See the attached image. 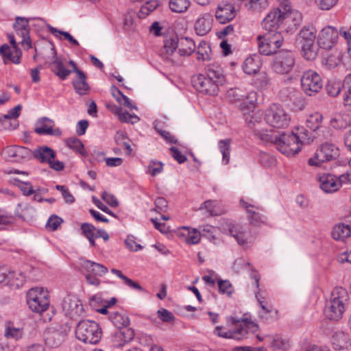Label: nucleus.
I'll return each mask as SVG.
<instances>
[{"instance_id":"f257e3e1","label":"nucleus","mask_w":351,"mask_h":351,"mask_svg":"<svg viewBox=\"0 0 351 351\" xmlns=\"http://www.w3.org/2000/svg\"><path fill=\"white\" fill-rule=\"evenodd\" d=\"M205 73V75L199 74L193 77V86L201 93L215 95L219 91V86L225 82L223 70L219 66L212 64L206 66Z\"/></svg>"},{"instance_id":"f03ea898","label":"nucleus","mask_w":351,"mask_h":351,"mask_svg":"<svg viewBox=\"0 0 351 351\" xmlns=\"http://www.w3.org/2000/svg\"><path fill=\"white\" fill-rule=\"evenodd\" d=\"M254 134L265 143H274L285 155L293 156L300 152L298 141L300 138L293 134L282 133L278 136L275 133H268L267 131L255 129Z\"/></svg>"},{"instance_id":"7ed1b4c3","label":"nucleus","mask_w":351,"mask_h":351,"mask_svg":"<svg viewBox=\"0 0 351 351\" xmlns=\"http://www.w3.org/2000/svg\"><path fill=\"white\" fill-rule=\"evenodd\" d=\"M349 300L348 291L342 287L335 288L330 299L326 304V317L331 320H339L342 318Z\"/></svg>"},{"instance_id":"20e7f679","label":"nucleus","mask_w":351,"mask_h":351,"mask_svg":"<svg viewBox=\"0 0 351 351\" xmlns=\"http://www.w3.org/2000/svg\"><path fill=\"white\" fill-rule=\"evenodd\" d=\"M76 337L86 343L96 344L101 337V330L97 323L90 320L80 321L75 329Z\"/></svg>"},{"instance_id":"39448f33","label":"nucleus","mask_w":351,"mask_h":351,"mask_svg":"<svg viewBox=\"0 0 351 351\" xmlns=\"http://www.w3.org/2000/svg\"><path fill=\"white\" fill-rule=\"evenodd\" d=\"M27 302L33 312L42 313L49 306L48 293L42 287L32 288L27 293Z\"/></svg>"},{"instance_id":"423d86ee","label":"nucleus","mask_w":351,"mask_h":351,"mask_svg":"<svg viewBox=\"0 0 351 351\" xmlns=\"http://www.w3.org/2000/svg\"><path fill=\"white\" fill-rule=\"evenodd\" d=\"M265 119L274 128H285L289 125L290 117L281 106L273 104L266 110Z\"/></svg>"},{"instance_id":"0eeeda50","label":"nucleus","mask_w":351,"mask_h":351,"mask_svg":"<svg viewBox=\"0 0 351 351\" xmlns=\"http://www.w3.org/2000/svg\"><path fill=\"white\" fill-rule=\"evenodd\" d=\"M340 155L339 148L332 143L322 144L315 153L314 157L308 160L311 166H319L322 162L336 160Z\"/></svg>"},{"instance_id":"6e6552de","label":"nucleus","mask_w":351,"mask_h":351,"mask_svg":"<svg viewBox=\"0 0 351 351\" xmlns=\"http://www.w3.org/2000/svg\"><path fill=\"white\" fill-rule=\"evenodd\" d=\"M295 62V57L291 51L280 50L274 56L272 69L278 74L289 73L293 69Z\"/></svg>"},{"instance_id":"1a4fd4ad","label":"nucleus","mask_w":351,"mask_h":351,"mask_svg":"<svg viewBox=\"0 0 351 351\" xmlns=\"http://www.w3.org/2000/svg\"><path fill=\"white\" fill-rule=\"evenodd\" d=\"M323 83L321 77L315 71L308 70L305 71L301 77V86L308 95L318 93L322 88Z\"/></svg>"},{"instance_id":"9d476101","label":"nucleus","mask_w":351,"mask_h":351,"mask_svg":"<svg viewBox=\"0 0 351 351\" xmlns=\"http://www.w3.org/2000/svg\"><path fill=\"white\" fill-rule=\"evenodd\" d=\"M33 156L41 162L48 163L50 167L56 171H61L64 167L62 162L54 160L56 153L47 146L38 147L34 151Z\"/></svg>"},{"instance_id":"9b49d317","label":"nucleus","mask_w":351,"mask_h":351,"mask_svg":"<svg viewBox=\"0 0 351 351\" xmlns=\"http://www.w3.org/2000/svg\"><path fill=\"white\" fill-rule=\"evenodd\" d=\"M62 309L66 317L77 319L84 313L81 300L74 295H67L62 302Z\"/></svg>"},{"instance_id":"f8f14e48","label":"nucleus","mask_w":351,"mask_h":351,"mask_svg":"<svg viewBox=\"0 0 351 351\" xmlns=\"http://www.w3.org/2000/svg\"><path fill=\"white\" fill-rule=\"evenodd\" d=\"M29 19L16 16L13 27L17 34L21 38V43L25 49H29L32 47V43L29 37Z\"/></svg>"},{"instance_id":"ddd939ff","label":"nucleus","mask_w":351,"mask_h":351,"mask_svg":"<svg viewBox=\"0 0 351 351\" xmlns=\"http://www.w3.org/2000/svg\"><path fill=\"white\" fill-rule=\"evenodd\" d=\"M339 36L338 30L331 26L323 28L319 34L317 44L324 49H331L337 43Z\"/></svg>"},{"instance_id":"4468645a","label":"nucleus","mask_w":351,"mask_h":351,"mask_svg":"<svg viewBox=\"0 0 351 351\" xmlns=\"http://www.w3.org/2000/svg\"><path fill=\"white\" fill-rule=\"evenodd\" d=\"M287 14L282 12L279 9L271 11L262 22V26L267 32H277L280 23L285 19Z\"/></svg>"},{"instance_id":"2eb2a0df","label":"nucleus","mask_w":351,"mask_h":351,"mask_svg":"<svg viewBox=\"0 0 351 351\" xmlns=\"http://www.w3.org/2000/svg\"><path fill=\"white\" fill-rule=\"evenodd\" d=\"M236 16L234 5L228 1L220 2L215 11L217 21L222 24L231 21Z\"/></svg>"},{"instance_id":"dca6fc26","label":"nucleus","mask_w":351,"mask_h":351,"mask_svg":"<svg viewBox=\"0 0 351 351\" xmlns=\"http://www.w3.org/2000/svg\"><path fill=\"white\" fill-rule=\"evenodd\" d=\"M8 38L14 50V54L10 49V47L6 44L0 47V53L2 56L5 63H7L8 61H10L14 64H19L21 56V51L17 47V44L14 35H8Z\"/></svg>"},{"instance_id":"f3484780","label":"nucleus","mask_w":351,"mask_h":351,"mask_svg":"<svg viewBox=\"0 0 351 351\" xmlns=\"http://www.w3.org/2000/svg\"><path fill=\"white\" fill-rule=\"evenodd\" d=\"M50 51L51 55V62H49L51 70L57 75L59 78L64 80L71 73L72 71L66 69L62 60L57 57L56 51L54 47H50Z\"/></svg>"},{"instance_id":"a211bd4d","label":"nucleus","mask_w":351,"mask_h":351,"mask_svg":"<svg viewBox=\"0 0 351 351\" xmlns=\"http://www.w3.org/2000/svg\"><path fill=\"white\" fill-rule=\"evenodd\" d=\"M331 341L333 348L337 351H351V339L343 331L334 332Z\"/></svg>"},{"instance_id":"6ab92c4d","label":"nucleus","mask_w":351,"mask_h":351,"mask_svg":"<svg viewBox=\"0 0 351 351\" xmlns=\"http://www.w3.org/2000/svg\"><path fill=\"white\" fill-rule=\"evenodd\" d=\"M178 38L176 36L166 38L164 40L163 48L160 52L161 56L164 58L171 61L173 64H179L180 62V60L171 58L176 49H178Z\"/></svg>"},{"instance_id":"aec40b11","label":"nucleus","mask_w":351,"mask_h":351,"mask_svg":"<svg viewBox=\"0 0 351 351\" xmlns=\"http://www.w3.org/2000/svg\"><path fill=\"white\" fill-rule=\"evenodd\" d=\"M53 123V121L47 117H43L37 122V127L34 129L36 134L40 135H52L60 136L62 131L60 128H53L50 125Z\"/></svg>"},{"instance_id":"412c9836","label":"nucleus","mask_w":351,"mask_h":351,"mask_svg":"<svg viewBox=\"0 0 351 351\" xmlns=\"http://www.w3.org/2000/svg\"><path fill=\"white\" fill-rule=\"evenodd\" d=\"M213 16L210 13H204L195 23V31L199 36H205L212 29Z\"/></svg>"},{"instance_id":"4be33fe9","label":"nucleus","mask_w":351,"mask_h":351,"mask_svg":"<svg viewBox=\"0 0 351 351\" xmlns=\"http://www.w3.org/2000/svg\"><path fill=\"white\" fill-rule=\"evenodd\" d=\"M321 189L326 193H333L340 189V182L337 176L324 174L319 177Z\"/></svg>"},{"instance_id":"5701e85b","label":"nucleus","mask_w":351,"mask_h":351,"mask_svg":"<svg viewBox=\"0 0 351 351\" xmlns=\"http://www.w3.org/2000/svg\"><path fill=\"white\" fill-rule=\"evenodd\" d=\"M5 153L16 161L28 160L31 158V150L23 146H9L5 149Z\"/></svg>"},{"instance_id":"b1692460","label":"nucleus","mask_w":351,"mask_h":351,"mask_svg":"<svg viewBox=\"0 0 351 351\" xmlns=\"http://www.w3.org/2000/svg\"><path fill=\"white\" fill-rule=\"evenodd\" d=\"M228 231L233 237L240 245L247 244L246 239L247 228L239 224H228Z\"/></svg>"},{"instance_id":"393cba45","label":"nucleus","mask_w":351,"mask_h":351,"mask_svg":"<svg viewBox=\"0 0 351 351\" xmlns=\"http://www.w3.org/2000/svg\"><path fill=\"white\" fill-rule=\"evenodd\" d=\"M222 326H216L213 330V333L220 337L234 339H241L247 333V330L241 326H239L236 330H229L226 332H222Z\"/></svg>"},{"instance_id":"a878e982","label":"nucleus","mask_w":351,"mask_h":351,"mask_svg":"<svg viewBox=\"0 0 351 351\" xmlns=\"http://www.w3.org/2000/svg\"><path fill=\"white\" fill-rule=\"evenodd\" d=\"M195 44L194 41L188 38L182 37L178 38V54L182 56H189L195 50Z\"/></svg>"},{"instance_id":"bb28decb","label":"nucleus","mask_w":351,"mask_h":351,"mask_svg":"<svg viewBox=\"0 0 351 351\" xmlns=\"http://www.w3.org/2000/svg\"><path fill=\"white\" fill-rule=\"evenodd\" d=\"M73 88L80 95L88 94L90 87L86 82V76L83 71H77L76 77L73 81Z\"/></svg>"},{"instance_id":"cd10ccee","label":"nucleus","mask_w":351,"mask_h":351,"mask_svg":"<svg viewBox=\"0 0 351 351\" xmlns=\"http://www.w3.org/2000/svg\"><path fill=\"white\" fill-rule=\"evenodd\" d=\"M258 40L263 39L267 43V45L271 46L275 51L282 46L283 37L279 32H266L263 36H258Z\"/></svg>"},{"instance_id":"c85d7f7f","label":"nucleus","mask_w":351,"mask_h":351,"mask_svg":"<svg viewBox=\"0 0 351 351\" xmlns=\"http://www.w3.org/2000/svg\"><path fill=\"white\" fill-rule=\"evenodd\" d=\"M241 204L244 207L249 214V219L251 223L254 226H259L263 222L264 216L261 215L258 210L260 208L254 205L250 204L243 200H241Z\"/></svg>"},{"instance_id":"c756f323","label":"nucleus","mask_w":351,"mask_h":351,"mask_svg":"<svg viewBox=\"0 0 351 351\" xmlns=\"http://www.w3.org/2000/svg\"><path fill=\"white\" fill-rule=\"evenodd\" d=\"M64 333L61 331L49 330L45 333V342L51 348H57L64 341Z\"/></svg>"},{"instance_id":"7c9ffc66","label":"nucleus","mask_w":351,"mask_h":351,"mask_svg":"<svg viewBox=\"0 0 351 351\" xmlns=\"http://www.w3.org/2000/svg\"><path fill=\"white\" fill-rule=\"evenodd\" d=\"M261 66L260 58L258 56L248 57L243 62V69L248 75L256 73Z\"/></svg>"},{"instance_id":"2f4dec72","label":"nucleus","mask_w":351,"mask_h":351,"mask_svg":"<svg viewBox=\"0 0 351 351\" xmlns=\"http://www.w3.org/2000/svg\"><path fill=\"white\" fill-rule=\"evenodd\" d=\"M331 234L334 239L343 241L350 236L351 230L348 225L339 223L333 227Z\"/></svg>"},{"instance_id":"473e14b6","label":"nucleus","mask_w":351,"mask_h":351,"mask_svg":"<svg viewBox=\"0 0 351 351\" xmlns=\"http://www.w3.org/2000/svg\"><path fill=\"white\" fill-rule=\"evenodd\" d=\"M82 266L88 273L98 277L108 272V269L104 265L90 261H85Z\"/></svg>"},{"instance_id":"72a5a7b5","label":"nucleus","mask_w":351,"mask_h":351,"mask_svg":"<svg viewBox=\"0 0 351 351\" xmlns=\"http://www.w3.org/2000/svg\"><path fill=\"white\" fill-rule=\"evenodd\" d=\"M15 213L19 217L24 220H29L33 218L35 209L29 204L19 203L15 210Z\"/></svg>"},{"instance_id":"f704fd0d","label":"nucleus","mask_w":351,"mask_h":351,"mask_svg":"<svg viewBox=\"0 0 351 351\" xmlns=\"http://www.w3.org/2000/svg\"><path fill=\"white\" fill-rule=\"evenodd\" d=\"M134 336V330L130 328H128L127 326L119 328V330L116 332L114 335L116 340L117 341H120L122 342L119 343V346H122L126 343L130 342L132 339H133Z\"/></svg>"},{"instance_id":"c9c22d12","label":"nucleus","mask_w":351,"mask_h":351,"mask_svg":"<svg viewBox=\"0 0 351 351\" xmlns=\"http://www.w3.org/2000/svg\"><path fill=\"white\" fill-rule=\"evenodd\" d=\"M200 209H206L210 216L222 215L224 211L219 206V203L215 200H207L200 206Z\"/></svg>"},{"instance_id":"e433bc0d","label":"nucleus","mask_w":351,"mask_h":351,"mask_svg":"<svg viewBox=\"0 0 351 351\" xmlns=\"http://www.w3.org/2000/svg\"><path fill=\"white\" fill-rule=\"evenodd\" d=\"M315 41L309 43H303L302 53L304 58L307 60L315 59L318 53V47L315 44Z\"/></svg>"},{"instance_id":"4c0bfd02","label":"nucleus","mask_w":351,"mask_h":351,"mask_svg":"<svg viewBox=\"0 0 351 351\" xmlns=\"http://www.w3.org/2000/svg\"><path fill=\"white\" fill-rule=\"evenodd\" d=\"M350 124L348 114H337L330 120V125L337 130L346 128Z\"/></svg>"},{"instance_id":"58836bf2","label":"nucleus","mask_w":351,"mask_h":351,"mask_svg":"<svg viewBox=\"0 0 351 351\" xmlns=\"http://www.w3.org/2000/svg\"><path fill=\"white\" fill-rule=\"evenodd\" d=\"M110 319L119 329L126 327L130 324L129 317L118 312L112 313L110 315Z\"/></svg>"},{"instance_id":"ea45409f","label":"nucleus","mask_w":351,"mask_h":351,"mask_svg":"<svg viewBox=\"0 0 351 351\" xmlns=\"http://www.w3.org/2000/svg\"><path fill=\"white\" fill-rule=\"evenodd\" d=\"M191 5L189 0H169V6L173 12H185Z\"/></svg>"},{"instance_id":"a19ab883","label":"nucleus","mask_w":351,"mask_h":351,"mask_svg":"<svg viewBox=\"0 0 351 351\" xmlns=\"http://www.w3.org/2000/svg\"><path fill=\"white\" fill-rule=\"evenodd\" d=\"M5 336L7 338L18 340L23 336V328L15 327L13 323L7 322L5 324Z\"/></svg>"},{"instance_id":"79ce46f5","label":"nucleus","mask_w":351,"mask_h":351,"mask_svg":"<svg viewBox=\"0 0 351 351\" xmlns=\"http://www.w3.org/2000/svg\"><path fill=\"white\" fill-rule=\"evenodd\" d=\"M183 232L180 233V235L182 237H184L185 242L188 244H197L199 243L200 240V233L197 232L195 229L193 230V231H190L186 228H183Z\"/></svg>"},{"instance_id":"37998d69","label":"nucleus","mask_w":351,"mask_h":351,"mask_svg":"<svg viewBox=\"0 0 351 351\" xmlns=\"http://www.w3.org/2000/svg\"><path fill=\"white\" fill-rule=\"evenodd\" d=\"M343 88L344 90V105L351 110V74L345 78Z\"/></svg>"},{"instance_id":"c03bdc74","label":"nucleus","mask_w":351,"mask_h":351,"mask_svg":"<svg viewBox=\"0 0 351 351\" xmlns=\"http://www.w3.org/2000/svg\"><path fill=\"white\" fill-rule=\"evenodd\" d=\"M322 119V115L319 112L309 115L306 120V127L313 131L317 130L321 126Z\"/></svg>"},{"instance_id":"a18cd8bd","label":"nucleus","mask_w":351,"mask_h":351,"mask_svg":"<svg viewBox=\"0 0 351 351\" xmlns=\"http://www.w3.org/2000/svg\"><path fill=\"white\" fill-rule=\"evenodd\" d=\"M159 5V2L157 0H152L146 2L143 5L138 12V17L141 19L145 18L152 12L155 10Z\"/></svg>"},{"instance_id":"49530a36","label":"nucleus","mask_w":351,"mask_h":351,"mask_svg":"<svg viewBox=\"0 0 351 351\" xmlns=\"http://www.w3.org/2000/svg\"><path fill=\"white\" fill-rule=\"evenodd\" d=\"M300 36L304 43L313 42L316 38V31L313 27H304L300 30Z\"/></svg>"},{"instance_id":"de8ad7c7","label":"nucleus","mask_w":351,"mask_h":351,"mask_svg":"<svg viewBox=\"0 0 351 351\" xmlns=\"http://www.w3.org/2000/svg\"><path fill=\"white\" fill-rule=\"evenodd\" d=\"M66 145L73 150L80 153L82 156L86 155L84 149V145L82 141L76 137L69 138L66 140Z\"/></svg>"},{"instance_id":"09e8293b","label":"nucleus","mask_w":351,"mask_h":351,"mask_svg":"<svg viewBox=\"0 0 351 351\" xmlns=\"http://www.w3.org/2000/svg\"><path fill=\"white\" fill-rule=\"evenodd\" d=\"M219 147L223 156V161L227 164L230 160V139L219 141Z\"/></svg>"},{"instance_id":"8fccbe9b","label":"nucleus","mask_w":351,"mask_h":351,"mask_svg":"<svg viewBox=\"0 0 351 351\" xmlns=\"http://www.w3.org/2000/svg\"><path fill=\"white\" fill-rule=\"evenodd\" d=\"M210 51V48L207 43H201L197 47V59L198 60H202V61L210 60V55H209Z\"/></svg>"},{"instance_id":"3c124183","label":"nucleus","mask_w":351,"mask_h":351,"mask_svg":"<svg viewBox=\"0 0 351 351\" xmlns=\"http://www.w3.org/2000/svg\"><path fill=\"white\" fill-rule=\"evenodd\" d=\"M49 29L50 32L55 36L60 38V36H63L64 39L68 40L72 45L76 46L79 45V43L77 41V40H75L69 32L58 30L50 25L49 26Z\"/></svg>"},{"instance_id":"603ef678","label":"nucleus","mask_w":351,"mask_h":351,"mask_svg":"<svg viewBox=\"0 0 351 351\" xmlns=\"http://www.w3.org/2000/svg\"><path fill=\"white\" fill-rule=\"evenodd\" d=\"M10 274V280L7 279V282L10 283L11 285H14L17 287H21L25 281V276L22 273H13L9 271Z\"/></svg>"},{"instance_id":"864d4df0","label":"nucleus","mask_w":351,"mask_h":351,"mask_svg":"<svg viewBox=\"0 0 351 351\" xmlns=\"http://www.w3.org/2000/svg\"><path fill=\"white\" fill-rule=\"evenodd\" d=\"M341 88V84L340 82L329 81L326 86L327 93L332 97L338 95Z\"/></svg>"},{"instance_id":"5fc2aeb1","label":"nucleus","mask_w":351,"mask_h":351,"mask_svg":"<svg viewBox=\"0 0 351 351\" xmlns=\"http://www.w3.org/2000/svg\"><path fill=\"white\" fill-rule=\"evenodd\" d=\"M163 169V163L156 160H152L148 166L149 173L152 176L160 173Z\"/></svg>"},{"instance_id":"6e6d98bb","label":"nucleus","mask_w":351,"mask_h":351,"mask_svg":"<svg viewBox=\"0 0 351 351\" xmlns=\"http://www.w3.org/2000/svg\"><path fill=\"white\" fill-rule=\"evenodd\" d=\"M258 40V50L259 52L265 56H269L271 54H274V56H275V53L277 51H275L271 46L267 45V43L263 39Z\"/></svg>"},{"instance_id":"4d7b16f0","label":"nucleus","mask_w":351,"mask_h":351,"mask_svg":"<svg viewBox=\"0 0 351 351\" xmlns=\"http://www.w3.org/2000/svg\"><path fill=\"white\" fill-rule=\"evenodd\" d=\"M250 8L255 11H261L268 6L267 0H247Z\"/></svg>"},{"instance_id":"13d9d810","label":"nucleus","mask_w":351,"mask_h":351,"mask_svg":"<svg viewBox=\"0 0 351 351\" xmlns=\"http://www.w3.org/2000/svg\"><path fill=\"white\" fill-rule=\"evenodd\" d=\"M243 99L244 102L241 105V110L245 111V105L246 103H249V104L247 105V109L251 110L254 108V103L256 101V93L255 92H251L245 97V99Z\"/></svg>"},{"instance_id":"bf43d9fd","label":"nucleus","mask_w":351,"mask_h":351,"mask_svg":"<svg viewBox=\"0 0 351 351\" xmlns=\"http://www.w3.org/2000/svg\"><path fill=\"white\" fill-rule=\"evenodd\" d=\"M158 317L163 322H173L175 320V317L173 315L171 312L169 311L161 308L159 309L157 312Z\"/></svg>"},{"instance_id":"052dcab7","label":"nucleus","mask_w":351,"mask_h":351,"mask_svg":"<svg viewBox=\"0 0 351 351\" xmlns=\"http://www.w3.org/2000/svg\"><path fill=\"white\" fill-rule=\"evenodd\" d=\"M259 160L261 163L265 167H271L275 165V158L265 152H261L260 154Z\"/></svg>"},{"instance_id":"680f3d73","label":"nucleus","mask_w":351,"mask_h":351,"mask_svg":"<svg viewBox=\"0 0 351 351\" xmlns=\"http://www.w3.org/2000/svg\"><path fill=\"white\" fill-rule=\"evenodd\" d=\"M106 303L107 300H104L101 296L99 295H93L89 300V305L93 309H98V308Z\"/></svg>"},{"instance_id":"e2e57ef3","label":"nucleus","mask_w":351,"mask_h":351,"mask_svg":"<svg viewBox=\"0 0 351 351\" xmlns=\"http://www.w3.org/2000/svg\"><path fill=\"white\" fill-rule=\"evenodd\" d=\"M271 339V346L274 350H285L286 349L287 343L281 339L280 337L276 335L274 337H269Z\"/></svg>"},{"instance_id":"0e129e2a","label":"nucleus","mask_w":351,"mask_h":351,"mask_svg":"<svg viewBox=\"0 0 351 351\" xmlns=\"http://www.w3.org/2000/svg\"><path fill=\"white\" fill-rule=\"evenodd\" d=\"M168 206L167 201L162 197H159L155 200V208L152 209L158 213L165 212Z\"/></svg>"},{"instance_id":"69168bd1","label":"nucleus","mask_w":351,"mask_h":351,"mask_svg":"<svg viewBox=\"0 0 351 351\" xmlns=\"http://www.w3.org/2000/svg\"><path fill=\"white\" fill-rule=\"evenodd\" d=\"M19 182L18 186L25 196H29L34 194L35 191L33 189L32 184L29 182H24L16 180Z\"/></svg>"},{"instance_id":"338daca9","label":"nucleus","mask_w":351,"mask_h":351,"mask_svg":"<svg viewBox=\"0 0 351 351\" xmlns=\"http://www.w3.org/2000/svg\"><path fill=\"white\" fill-rule=\"evenodd\" d=\"M119 119L125 123H131L134 124L139 121V118L136 114H131L128 112H122L119 116Z\"/></svg>"},{"instance_id":"774afa93","label":"nucleus","mask_w":351,"mask_h":351,"mask_svg":"<svg viewBox=\"0 0 351 351\" xmlns=\"http://www.w3.org/2000/svg\"><path fill=\"white\" fill-rule=\"evenodd\" d=\"M219 291L230 295L233 292V287L228 280H219L218 282Z\"/></svg>"}]
</instances>
